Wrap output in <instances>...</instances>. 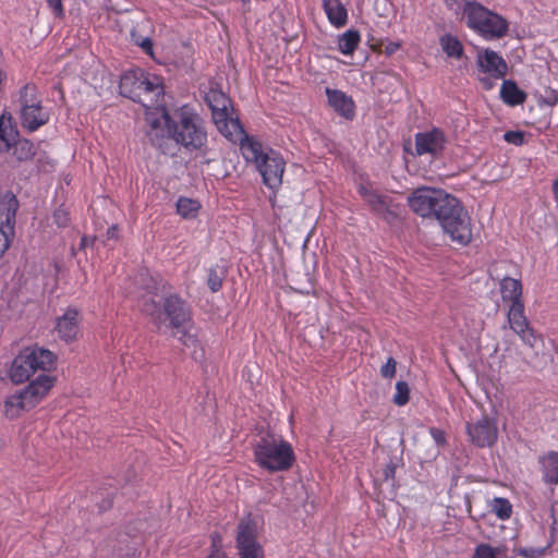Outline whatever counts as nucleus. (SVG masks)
I'll use <instances>...</instances> for the list:
<instances>
[{"label": "nucleus", "mask_w": 558, "mask_h": 558, "mask_svg": "<svg viewBox=\"0 0 558 558\" xmlns=\"http://www.w3.org/2000/svg\"><path fill=\"white\" fill-rule=\"evenodd\" d=\"M490 511L496 514L499 520L506 521L511 518L512 505L507 498L495 497L490 504Z\"/></svg>", "instance_id": "31"}, {"label": "nucleus", "mask_w": 558, "mask_h": 558, "mask_svg": "<svg viewBox=\"0 0 558 558\" xmlns=\"http://www.w3.org/2000/svg\"><path fill=\"white\" fill-rule=\"evenodd\" d=\"M437 221L450 240L460 246H468L473 241L471 217L458 198Z\"/></svg>", "instance_id": "13"}, {"label": "nucleus", "mask_w": 558, "mask_h": 558, "mask_svg": "<svg viewBox=\"0 0 558 558\" xmlns=\"http://www.w3.org/2000/svg\"><path fill=\"white\" fill-rule=\"evenodd\" d=\"M400 48H401V44L400 43L390 41L385 47V53L388 54V56H391L395 52H397Z\"/></svg>", "instance_id": "44"}, {"label": "nucleus", "mask_w": 558, "mask_h": 558, "mask_svg": "<svg viewBox=\"0 0 558 558\" xmlns=\"http://www.w3.org/2000/svg\"><path fill=\"white\" fill-rule=\"evenodd\" d=\"M501 300L505 303L514 304L524 303L522 298V283L519 279L505 277L499 283Z\"/></svg>", "instance_id": "25"}, {"label": "nucleus", "mask_w": 558, "mask_h": 558, "mask_svg": "<svg viewBox=\"0 0 558 558\" xmlns=\"http://www.w3.org/2000/svg\"><path fill=\"white\" fill-rule=\"evenodd\" d=\"M56 354L38 344L23 348L13 359L9 369V377L14 384H23L38 372L41 375L56 368Z\"/></svg>", "instance_id": "5"}, {"label": "nucleus", "mask_w": 558, "mask_h": 558, "mask_svg": "<svg viewBox=\"0 0 558 558\" xmlns=\"http://www.w3.org/2000/svg\"><path fill=\"white\" fill-rule=\"evenodd\" d=\"M235 547L239 558H265L264 547L258 542L257 523L251 514L238 523Z\"/></svg>", "instance_id": "14"}, {"label": "nucleus", "mask_w": 558, "mask_h": 558, "mask_svg": "<svg viewBox=\"0 0 558 558\" xmlns=\"http://www.w3.org/2000/svg\"><path fill=\"white\" fill-rule=\"evenodd\" d=\"M13 146V155L17 160H28L34 156L33 144L26 140L15 141Z\"/></svg>", "instance_id": "33"}, {"label": "nucleus", "mask_w": 558, "mask_h": 558, "mask_svg": "<svg viewBox=\"0 0 558 558\" xmlns=\"http://www.w3.org/2000/svg\"><path fill=\"white\" fill-rule=\"evenodd\" d=\"M54 385V377L38 375L25 388L9 396L4 401V414L9 418L19 417L24 411L35 408Z\"/></svg>", "instance_id": "9"}, {"label": "nucleus", "mask_w": 558, "mask_h": 558, "mask_svg": "<svg viewBox=\"0 0 558 558\" xmlns=\"http://www.w3.org/2000/svg\"><path fill=\"white\" fill-rule=\"evenodd\" d=\"M19 133L12 126L11 119L0 118V151H8L15 143Z\"/></svg>", "instance_id": "28"}, {"label": "nucleus", "mask_w": 558, "mask_h": 558, "mask_svg": "<svg viewBox=\"0 0 558 558\" xmlns=\"http://www.w3.org/2000/svg\"><path fill=\"white\" fill-rule=\"evenodd\" d=\"M17 101L20 124L25 131L33 133L49 122L50 112L43 106L36 84L26 83L19 92Z\"/></svg>", "instance_id": "11"}, {"label": "nucleus", "mask_w": 558, "mask_h": 558, "mask_svg": "<svg viewBox=\"0 0 558 558\" xmlns=\"http://www.w3.org/2000/svg\"><path fill=\"white\" fill-rule=\"evenodd\" d=\"M542 478L548 485H558V451H549L539 457Z\"/></svg>", "instance_id": "24"}, {"label": "nucleus", "mask_w": 558, "mask_h": 558, "mask_svg": "<svg viewBox=\"0 0 558 558\" xmlns=\"http://www.w3.org/2000/svg\"><path fill=\"white\" fill-rule=\"evenodd\" d=\"M328 104L335 111L345 119H352L355 114V105L351 97L339 89L326 88Z\"/></svg>", "instance_id": "22"}, {"label": "nucleus", "mask_w": 558, "mask_h": 558, "mask_svg": "<svg viewBox=\"0 0 558 558\" xmlns=\"http://www.w3.org/2000/svg\"><path fill=\"white\" fill-rule=\"evenodd\" d=\"M350 0H322V7L331 26L339 29L349 21L348 5Z\"/></svg>", "instance_id": "21"}, {"label": "nucleus", "mask_w": 558, "mask_h": 558, "mask_svg": "<svg viewBox=\"0 0 558 558\" xmlns=\"http://www.w3.org/2000/svg\"><path fill=\"white\" fill-rule=\"evenodd\" d=\"M205 100L211 110L215 125L226 138L239 143L247 135L234 114L231 99L223 92L210 88Z\"/></svg>", "instance_id": "7"}, {"label": "nucleus", "mask_w": 558, "mask_h": 558, "mask_svg": "<svg viewBox=\"0 0 558 558\" xmlns=\"http://www.w3.org/2000/svg\"><path fill=\"white\" fill-rule=\"evenodd\" d=\"M500 98L508 106L514 107L526 100V94L518 87L514 81L505 80L500 87Z\"/></svg>", "instance_id": "26"}, {"label": "nucleus", "mask_w": 558, "mask_h": 558, "mask_svg": "<svg viewBox=\"0 0 558 558\" xmlns=\"http://www.w3.org/2000/svg\"><path fill=\"white\" fill-rule=\"evenodd\" d=\"M170 284L161 278H151V284H147V293L142 296L141 308L151 318V322L160 327L168 322V326L181 333V341L189 345V341H195L190 335L193 325L192 312L184 299L175 292H170Z\"/></svg>", "instance_id": "1"}, {"label": "nucleus", "mask_w": 558, "mask_h": 558, "mask_svg": "<svg viewBox=\"0 0 558 558\" xmlns=\"http://www.w3.org/2000/svg\"><path fill=\"white\" fill-rule=\"evenodd\" d=\"M120 93L145 108L158 107L163 98L160 77L141 69L126 71L120 80Z\"/></svg>", "instance_id": "4"}, {"label": "nucleus", "mask_w": 558, "mask_h": 558, "mask_svg": "<svg viewBox=\"0 0 558 558\" xmlns=\"http://www.w3.org/2000/svg\"><path fill=\"white\" fill-rule=\"evenodd\" d=\"M500 550L489 544H478L473 554V558H499Z\"/></svg>", "instance_id": "35"}, {"label": "nucleus", "mask_w": 558, "mask_h": 558, "mask_svg": "<svg viewBox=\"0 0 558 558\" xmlns=\"http://www.w3.org/2000/svg\"><path fill=\"white\" fill-rule=\"evenodd\" d=\"M542 102L549 107H555L558 104V93L555 89H547L546 97Z\"/></svg>", "instance_id": "42"}, {"label": "nucleus", "mask_w": 558, "mask_h": 558, "mask_svg": "<svg viewBox=\"0 0 558 558\" xmlns=\"http://www.w3.org/2000/svg\"><path fill=\"white\" fill-rule=\"evenodd\" d=\"M476 65L481 73L486 74V76L478 78L486 90L494 87V81L504 78L508 73L506 60L498 52L489 48L477 53Z\"/></svg>", "instance_id": "15"}, {"label": "nucleus", "mask_w": 558, "mask_h": 558, "mask_svg": "<svg viewBox=\"0 0 558 558\" xmlns=\"http://www.w3.org/2000/svg\"><path fill=\"white\" fill-rule=\"evenodd\" d=\"M410 400V388L409 385L403 381H397L396 384V393L393 396V403L398 407L405 405Z\"/></svg>", "instance_id": "34"}, {"label": "nucleus", "mask_w": 558, "mask_h": 558, "mask_svg": "<svg viewBox=\"0 0 558 558\" xmlns=\"http://www.w3.org/2000/svg\"><path fill=\"white\" fill-rule=\"evenodd\" d=\"M507 323L509 328L521 339V341L531 348L535 344V333L526 315L524 303L515 302L508 305Z\"/></svg>", "instance_id": "17"}, {"label": "nucleus", "mask_w": 558, "mask_h": 558, "mask_svg": "<svg viewBox=\"0 0 558 558\" xmlns=\"http://www.w3.org/2000/svg\"><path fill=\"white\" fill-rule=\"evenodd\" d=\"M161 119L168 138L186 150H202L207 145L204 120L192 106L183 105L171 112L162 108Z\"/></svg>", "instance_id": "2"}, {"label": "nucleus", "mask_w": 558, "mask_h": 558, "mask_svg": "<svg viewBox=\"0 0 558 558\" xmlns=\"http://www.w3.org/2000/svg\"><path fill=\"white\" fill-rule=\"evenodd\" d=\"M253 453L256 464L271 473L288 471L295 462L291 444L274 436L260 438Z\"/></svg>", "instance_id": "8"}, {"label": "nucleus", "mask_w": 558, "mask_h": 558, "mask_svg": "<svg viewBox=\"0 0 558 558\" xmlns=\"http://www.w3.org/2000/svg\"><path fill=\"white\" fill-rule=\"evenodd\" d=\"M150 125L153 129H157L159 126V121L158 120H154L150 122Z\"/></svg>", "instance_id": "49"}, {"label": "nucleus", "mask_w": 558, "mask_h": 558, "mask_svg": "<svg viewBox=\"0 0 558 558\" xmlns=\"http://www.w3.org/2000/svg\"><path fill=\"white\" fill-rule=\"evenodd\" d=\"M85 245H86V238H85V236H83V238H82V242H81V246H83V247H84Z\"/></svg>", "instance_id": "50"}, {"label": "nucleus", "mask_w": 558, "mask_h": 558, "mask_svg": "<svg viewBox=\"0 0 558 558\" xmlns=\"http://www.w3.org/2000/svg\"><path fill=\"white\" fill-rule=\"evenodd\" d=\"M207 558H230L219 546L213 545Z\"/></svg>", "instance_id": "43"}, {"label": "nucleus", "mask_w": 558, "mask_h": 558, "mask_svg": "<svg viewBox=\"0 0 558 558\" xmlns=\"http://www.w3.org/2000/svg\"><path fill=\"white\" fill-rule=\"evenodd\" d=\"M140 46L144 49L145 52L151 54L153 53V41L150 38H144L141 43H140Z\"/></svg>", "instance_id": "46"}, {"label": "nucleus", "mask_w": 558, "mask_h": 558, "mask_svg": "<svg viewBox=\"0 0 558 558\" xmlns=\"http://www.w3.org/2000/svg\"><path fill=\"white\" fill-rule=\"evenodd\" d=\"M239 144L242 156L247 162L256 166L263 177V182L270 189L280 186L286 168V162L280 154L272 149L265 151L263 145L250 135H246Z\"/></svg>", "instance_id": "3"}, {"label": "nucleus", "mask_w": 558, "mask_h": 558, "mask_svg": "<svg viewBox=\"0 0 558 558\" xmlns=\"http://www.w3.org/2000/svg\"><path fill=\"white\" fill-rule=\"evenodd\" d=\"M429 435L437 446L444 447L447 445V435L445 430L437 427H430Z\"/></svg>", "instance_id": "38"}, {"label": "nucleus", "mask_w": 558, "mask_h": 558, "mask_svg": "<svg viewBox=\"0 0 558 558\" xmlns=\"http://www.w3.org/2000/svg\"><path fill=\"white\" fill-rule=\"evenodd\" d=\"M49 9L53 12L56 17L64 16V8L62 0H46Z\"/></svg>", "instance_id": "41"}, {"label": "nucleus", "mask_w": 558, "mask_h": 558, "mask_svg": "<svg viewBox=\"0 0 558 558\" xmlns=\"http://www.w3.org/2000/svg\"><path fill=\"white\" fill-rule=\"evenodd\" d=\"M81 320L78 310L69 307L62 316L57 318L54 330L61 340L71 342L76 339L80 332Z\"/></svg>", "instance_id": "20"}, {"label": "nucleus", "mask_w": 558, "mask_h": 558, "mask_svg": "<svg viewBox=\"0 0 558 558\" xmlns=\"http://www.w3.org/2000/svg\"><path fill=\"white\" fill-rule=\"evenodd\" d=\"M54 385V377L38 375L25 388L9 396L4 401V414L9 418L19 417L24 411L35 408Z\"/></svg>", "instance_id": "10"}, {"label": "nucleus", "mask_w": 558, "mask_h": 558, "mask_svg": "<svg viewBox=\"0 0 558 558\" xmlns=\"http://www.w3.org/2000/svg\"><path fill=\"white\" fill-rule=\"evenodd\" d=\"M462 13L466 26L485 40L501 39L509 32L506 17L475 0L465 1Z\"/></svg>", "instance_id": "6"}, {"label": "nucleus", "mask_w": 558, "mask_h": 558, "mask_svg": "<svg viewBox=\"0 0 558 558\" xmlns=\"http://www.w3.org/2000/svg\"><path fill=\"white\" fill-rule=\"evenodd\" d=\"M225 280V272L219 267H210L207 271V286L213 293L221 290Z\"/></svg>", "instance_id": "32"}, {"label": "nucleus", "mask_w": 558, "mask_h": 558, "mask_svg": "<svg viewBox=\"0 0 558 558\" xmlns=\"http://www.w3.org/2000/svg\"><path fill=\"white\" fill-rule=\"evenodd\" d=\"M551 190H553L554 199L558 205V178L554 180Z\"/></svg>", "instance_id": "48"}, {"label": "nucleus", "mask_w": 558, "mask_h": 558, "mask_svg": "<svg viewBox=\"0 0 558 558\" xmlns=\"http://www.w3.org/2000/svg\"><path fill=\"white\" fill-rule=\"evenodd\" d=\"M456 198L441 189L422 186L412 192L408 198V204L416 215L438 220Z\"/></svg>", "instance_id": "12"}, {"label": "nucleus", "mask_w": 558, "mask_h": 558, "mask_svg": "<svg viewBox=\"0 0 558 558\" xmlns=\"http://www.w3.org/2000/svg\"><path fill=\"white\" fill-rule=\"evenodd\" d=\"M446 144L447 138L444 131L437 128L415 135V149L420 156L425 154L438 156L444 151Z\"/></svg>", "instance_id": "19"}, {"label": "nucleus", "mask_w": 558, "mask_h": 558, "mask_svg": "<svg viewBox=\"0 0 558 558\" xmlns=\"http://www.w3.org/2000/svg\"><path fill=\"white\" fill-rule=\"evenodd\" d=\"M465 429L469 440L478 448L492 447L498 438L497 423L487 415L466 423Z\"/></svg>", "instance_id": "16"}, {"label": "nucleus", "mask_w": 558, "mask_h": 558, "mask_svg": "<svg viewBox=\"0 0 558 558\" xmlns=\"http://www.w3.org/2000/svg\"><path fill=\"white\" fill-rule=\"evenodd\" d=\"M396 366H397V363L395 361L393 357H389L386 362L385 365L381 366L380 368V375L384 377V378H393L395 375H396Z\"/></svg>", "instance_id": "37"}, {"label": "nucleus", "mask_w": 558, "mask_h": 558, "mask_svg": "<svg viewBox=\"0 0 558 558\" xmlns=\"http://www.w3.org/2000/svg\"><path fill=\"white\" fill-rule=\"evenodd\" d=\"M536 550L534 548H520L519 554L526 558H532L535 556Z\"/></svg>", "instance_id": "47"}, {"label": "nucleus", "mask_w": 558, "mask_h": 558, "mask_svg": "<svg viewBox=\"0 0 558 558\" xmlns=\"http://www.w3.org/2000/svg\"><path fill=\"white\" fill-rule=\"evenodd\" d=\"M361 43L360 32L356 29H348L338 38V49L342 54L351 56Z\"/></svg>", "instance_id": "27"}, {"label": "nucleus", "mask_w": 558, "mask_h": 558, "mask_svg": "<svg viewBox=\"0 0 558 558\" xmlns=\"http://www.w3.org/2000/svg\"><path fill=\"white\" fill-rule=\"evenodd\" d=\"M10 234H12V232L0 228V258L10 246Z\"/></svg>", "instance_id": "39"}, {"label": "nucleus", "mask_w": 558, "mask_h": 558, "mask_svg": "<svg viewBox=\"0 0 558 558\" xmlns=\"http://www.w3.org/2000/svg\"><path fill=\"white\" fill-rule=\"evenodd\" d=\"M359 193L372 211L381 217L396 216V205L391 196L361 184Z\"/></svg>", "instance_id": "18"}, {"label": "nucleus", "mask_w": 558, "mask_h": 558, "mask_svg": "<svg viewBox=\"0 0 558 558\" xmlns=\"http://www.w3.org/2000/svg\"><path fill=\"white\" fill-rule=\"evenodd\" d=\"M17 207V199L12 194L0 199V228L13 232Z\"/></svg>", "instance_id": "23"}, {"label": "nucleus", "mask_w": 558, "mask_h": 558, "mask_svg": "<svg viewBox=\"0 0 558 558\" xmlns=\"http://www.w3.org/2000/svg\"><path fill=\"white\" fill-rule=\"evenodd\" d=\"M504 140L515 146H521L524 143V133L521 131H507L504 134Z\"/></svg>", "instance_id": "36"}, {"label": "nucleus", "mask_w": 558, "mask_h": 558, "mask_svg": "<svg viewBox=\"0 0 558 558\" xmlns=\"http://www.w3.org/2000/svg\"><path fill=\"white\" fill-rule=\"evenodd\" d=\"M396 464L392 461L386 464L381 471V482L393 481L396 477Z\"/></svg>", "instance_id": "40"}, {"label": "nucleus", "mask_w": 558, "mask_h": 558, "mask_svg": "<svg viewBox=\"0 0 558 558\" xmlns=\"http://www.w3.org/2000/svg\"><path fill=\"white\" fill-rule=\"evenodd\" d=\"M468 511H469V513H471V504L470 502L468 505Z\"/></svg>", "instance_id": "51"}, {"label": "nucleus", "mask_w": 558, "mask_h": 558, "mask_svg": "<svg viewBox=\"0 0 558 558\" xmlns=\"http://www.w3.org/2000/svg\"><path fill=\"white\" fill-rule=\"evenodd\" d=\"M442 51L450 58L460 59L463 56L464 49L461 41L450 34L442 35L439 38Z\"/></svg>", "instance_id": "29"}, {"label": "nucleus", "mask_w": 558, "mask_h": 558, "mask_svg": "<svg viewBox=\"0 0 558 558\" xmlns=\"http://www.w3.org/2000/svg\"><path fill=\"white\" fill-rule=\"evenodd\" d=\"M107 240H118L119 238V228L117 225H112L106 233Z\"/></svg>", "instance_id": "45"}, {"label": "nucleus", "mask_w": 558, "mask_h": 558, "mask_svg": "<svg viewBox=\"0 0 558 558\" xmlns=\"http://www.w3.org/2000/svg\"><path fill=\"white\" fill-rule=\"evenodd\" d=\"M201 207V203L197 199L182 196L177 201V213L184 219L196 218Z\"/></svg>", "instance_id": "30"}]
</instances>
